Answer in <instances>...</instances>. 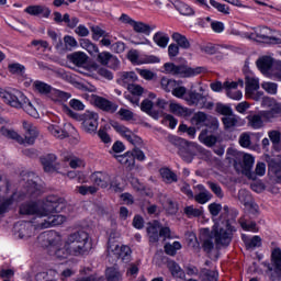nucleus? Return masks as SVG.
<instances>
[{"label": "nucleus", "mask_w": 281, "mask_h": 281, "mask_svg": "<svg viewBox=\"0 0 281 281\" xmlns=\"http://www.w3.org/2000/svg\"><path fill=\"white\" fill-rule=\"evenodd\" d=\"M169 109L173 115L186 116L188 115V108L181 106L179 103H170Z\"/></svg>", "instance_id": "nucleus-50"}, {"label": "nucleus", "mask_w": 281, "mask_h": 281, "mask_svg": "<svg viewBox=\"0 0 281 281\" xmlns=\"http://www.w3.org/2000/svg\"><path fill=\"white\" fill-rule=\"evenodd\" d=\"M178 155L187 164H192V159H194V156L196 155V151H186V149H178Z\"/></svg>", "instance_id": "nucleus-60"}, {"label": "nucleus", "mask_w": 281, "mask_h": 281, "mask_svg": "<svg viewBox=\"0 0 281 281\" xmlns=\"http://www.w3.org/2000/svg\"><path fill=\"white\" fill-rule=\"evenodd\" d=\"M268 78L281 81V60L274 59V61H272V66L270 68V72L268 74Z\"/></svg>", "instance_id": "nucleus-35"}, {"label": "nucleus", "mask_w": 281, "mask_h": 281, "mask_svg": "<svg viewBox=\"0 0 281 281\" xmlns=\"http://www.w3.org/2000/svg\"><path fill=\"white\" fill-rule=\"evenodd\" d=\"M54 276H56V271L48 270L46 272H38L35 276L36 281H54Z\"/></svg>", "instance_id": "nucleus-55"}, {"label": "nucleus", "mask_w": 281, "mask_h": 281, "mask_svg": "<svg viewBox=\"0 0 281 281\" xmlns=\"http://www.w3.org/2000/svg\"><path fill=\"white\" fill-rule=\"evenodd\" d=\"M261 116L263 120H267L268 122H271V120H274V117L281 116V104L274 103L270 110L261 111Z\"/></svg>", "instance_id": "nucleus-26"}, {"label": "nucleus", "mask_w": 281, "mask_h": 281, "mask_svg": "<svg viewBox=\"0 0 281 281\" xmlns=\"http://www.w3.org/2000/svg\"><path fill=\"white\" fill-rule=\"evenodd\" d=\"M34 229L36 226L32 222H18L13 226V234L15 238L27 240V238H32Z\"/></svg>", "instance_id": "nucleus-12"}, {"label": "nucleus", "mask_w": 281, "mask_h": 281, "mask_svg": "<svg viewBox=\"0 0 281 281\" xmlns=\"http://www.w3.org/2000/svg\"><path fill=\"white\" fill-rule=\"evenodd\" d=\"M40 238H44L45 240H47L48 254L49 256H53L57 260H65L66 258H69V256H71V252L67 247V244H65L63 248L56 247V245L60 243V236H58V233L50 231L42 234Z\"/></svg>", "instance_id": "nucleus-7"}, {"label": "nucleus", "mask_w": 281, "mask_h": 281, "mask_svg": "<svg viewBox=\"0 0 281 281\" xmlns=\"http://www.w3.org/2000/svg\"><path fill=\"white\" fill-rule=\"evenodd\" d=\"M210 3L217 12H221L222 14H229V7L227 4H223L217 2L216 0H210Z\"/></svg>", "instance_id": "nucleus-62"}, {"label": "nucleus", "mask_w": 281, "mask_h": 281, "mask_svg": "<svg viewBox=\"0 0 281 281\" xmlns=\"http://www.w3.org/2000/svg\"><path fill=\"white\" fill-rule=\"evenodd\" d=\"M246 93H251V91H258L260 89V83L258 79L254 78V75H246Z\"/></svg>", "instance_id": "nucleus-37"}, {"label": "nucleus", "mask_w": 281, "mask_h": 281, "mask_svg": "<svg viewBox=\"0 0 281 281\" xmlns=\"http://www.w3.org/2000/svg\"><path fill=\"white\" fill-rule=\"evenodd\" d=\"M251 168H254V156L249 154H245L243 156V164H241V172L246 177H249L251 175Z\"/></svg>", "instance_id": "nucleus-32"}, {"label": "nucleus", "mask_w": 281, "mask_h": 281, "mask_svg": "<svg viewBox=\"0 0 281 281\" xmlns=\"http://www.w3.org/2000/svg\"><path fill=\"white\" fill-rule=\"evenodd\" d=\"M179 81L175 80V79H169L166 77H162L160 80V85H161V89H164V91H166L167 93H171L175 91L177 85Z\"/></svg>", "instance_id": "nucleus-38"}, {"label": "nucleus", "mask_w": 281, "mask_h": 281, "mask_svg": "<svg viewBox=\"0 0 281 281\" xmlns=\"http://www.w3.org/2000/svg\"><path fill=\"white\" fill-rule=\"evenodd\" d=\"M48 131L52 133V135H54V137H57L58 139H65L69 137V133L58 125L48 126Z\"/></svg>", "instance_id": "nucleus-41"}, {"label": "nucleus", "mask_w": 281, "mask_h": 281, "mask_svg": "<svg viewBox=\"0 0 281 281\" xmlns=\"http://www.w3.org/2000/svg\"><path fill=\"white\" fill-rule=\"evenodd\" d=\"M80 46L82 47V49H86L91 56L100 52L98 45L93 44L90 40L87 38L80 40Z\"/></svg>", "instance_id": "nucleus-40"}, {"label": "nucleus", "mask_w": 281, "mask_h": 281, "mask_svg": "<svg viewBox=\"0 0 281 281\" xmlns=\"http://www.w3.org/2000/svg\"><path fill=\"white\" fill-rule=\"evenodd\" d=\"M266 276H268L271 281L281 280V249L277 247L271 252V261H263Z\"/></svg>", "instance_id": "nucleus-8"}, {"label": "nucleus", "mask_w": 281, "mask_h": 281, "mask_svg": "<svg viewBox=\"0 0 281 281\" xmlns=\"http://www.w3.org/2000/svg\"><path fill=\"white\" fill-rule=\"evenodd\" d=\"M68 60L76 65L77 67H82V65H87L88 56L82 52H75L67 56Z\"/></svg>", "instance_id": "nucleus-27"}, {"label": "nucleus", "mask_w": 281, "mask_h": 281, "mask_svg": "<svg viewBox=\"0 0 281 281\" xmlns=\"http://www.w3.org/2000/svg\"><path fill=\"white\" fill-rule=\"evenodd\" d=\"M204 126H206V130L209 131V133H216V131H218V126H221V124L218 123V119L212 115H209V117L206 119Z\"/></svg>", "instance_id": "nucleus-43"}, {"label": "nucleus", "mask_w": 281, "mask_h": 281, "mask_svg": "<svg viewBox=\"0 0 281 281\" xmlns=\"http://www.w3.org/2000/svg\"><path fill=\"white\" fill-rule=\"evenodd\" d=\"M1 133L4 137H8L9 139H15V142H18V144H25L23 136L19 135V133H16L13 130L2 127Z\"/></svg>", "instance_id": "nucleus-39"}, {"label": "nucleus", "mask_w": 281, "mask_h": 281, "mask_svg": "<svg viewBox=\"0 0 281 281\" xmlns=\"http://www.w3.org/2000/svg\"><path fill=\"white\" fill-rule=\"evenodd\" d=\"M160 175L166 183H177L178 181L177 173L168 168L160 169Z\"/></svg>", "instance_id": "nucleus-44"}, {"label": "nucleus", "mask_w": 281, "mask_h": 281, "mask_svg": "<svg viewBox=\"0 0 281 281\" xmlns=\"http://www.w3.org/2000/svg\"><path fill=\"white\" fill-rule=\"evenodd\" d=\"M65 113L69 115V117H72V120L81 121V128L85 133H88L89 135H95V133H98V120L100 119L98 113L86 112L83 115H80L69 109V106H65Z\"/></svg>", "instance_id": "nucleus-6"}, {"label": "nucleus", "mask_w": 281, "mask_h": 281, "mask_svg": "<svg viewBox=\"0 0 281 281\" xmlns=\"http://www.w3.org/2000/svg\"><path fill=\"white\" fill-rule=\"evenodd\" d=\"M106 281H122V273L115 267L108 268L105 271Z\"/></svg>", "instance_id": "nucleus-42"}, {"label": "nucleus", "mask_w": 281, "mask_h": 281, "mask_svg": "<svg viewBox=\"0 0 281 281\" xmlns=\"http://www.w3.org/2000/svg\"><path fill=\"white\" fill-rule=\"evenodd\" d=\"M76 190L82 196H87V194H95V192H98V188L93 186H79Z\"/></svg>", "instance_id": "nucleus-59"}, {"label": "nucleus", "mask_w": 281, "mask_h": 281, "mask_svg": "<svg viewBox=\"0 0 281 281\" xmlns=\"http://www.w3.org/2000/svg\"><path fill=\"white\" fill-rule=\"evenodd\" d=\"M8 69H9V72L13 74L14 76H23L25 74V66L19 63L10 64L8 66Z\"/></svg>", "instance_id": "nucleus-51"}, {"label": "nucleus", "mask_w": 281, "mask_h": 281, "mask_svg": "<svg viewBox=\"0 0 281 281\" xmlns=\"http://www.w3.org/2000/svg\"><path fill=\"white\" fill-rule=\"evenodd\" d=\"M24 12L31 14V16H40L42 14L44 19H49L52 14V10L45 5H29Z\"/></svg>", "instance_id": "nucleus-21"}, {"label": "nucleus", "mask_w": 281, "mask_h": 281, "mask_svg": "<svg viewBox=\"0 0 281 281\" xmlns=\"http://www.w3.org/2000/svg\"><path fill=\"white\" fill-rule=\"evenodd\" d=\"M0 98H2L3 102L9 104V106H12L13 109H22L27 115H31V117H38V111L23 92L19 90L5 91L0 88Z\"/></svg>", "instance_id": "nucleus-3"}, {"label": "nucleus", "mask_w": 281, "mask_h": 281, "mask_svg": "<svg viewBox=\"0 0 281 281\" xmlns=\"http://www.w3.org/2000/svg\"><path fill=\"white\" fill-rule=\"evenodd\" d=\"M33 87L35 88V91H38L42 95H47L52 93V86L43 82V81H35L33 83Z\"/></svg>", "instance_id": "nucleus-47"}, {"label": "nucleus", "mask_w": 281, "mask_h": 281, "mask_svg": "<svg viewBox=\"0 0 281 281\" xmlns=\"http://www.w3.org/2000/svg\"><path fill=\"white\" fill-rule=\"evenodd\" d=\"M90 180L94 186H99V188H109L111 176L102 171H95L90 176Z\"/></svg>", "instance_id": "nucleus-19"}, {"label": "nucleus", "mask_w": 281, "mask_h": 281, "mask_svg": "<svg viewBox=\"0 0 281 281\" xmlns=\"http://www.w3.org/2000/svg\"><path fill=\"white\" fill-rule=\"evenodd\" d=\"M183 82L178 81L176 88H173L172 95L186 100L190 106H196L198 109H207L212 111L214 109V102H207V97L203 93L196 92V90H188L181 86Z\"/></svg>", "instance_id": "nucleus-4"}, {"label": "nucleus", "mask_w": 281, "mask_h": 281, "mask_svg": "<svg viewBox=\"0 0 281 281\" xmlns=\"http://www.w3.org/2000/svg\"><path fill=\"white\" fill-rule=\"evenodd\" d=\"M207 130H202L198 139L201 144L204 146H207V148H212V146H216V142H218V137L216 135H207Z\"/></svg>", "instance_id": "nucleus-25"}, {"label": "nucleus", "mask_w": 281, "mask_h": 281, "mask_svg": "<svg viewBox=\"0 0 281 281\" xmlns=\"http://www.w3.org/2000/svg\"><path fill=\"white\" fill-rule=\"evenodd\" d=\"M63 210H65V203L56 198L48 196L43 204L36 201L21 204L20 214L34 216L32 223L36 227L37 221H43V216H46L45 212H63Z\"/></svg>", "instance_id": "nucleus-2"}, {"label": "nucleus", "mask_w": 281, "mask_h": 281, "mask_svg": "<svg viewBox=\"0 0 281 281\" xmlns=\"http://www.w3.org/2000/svg\"><path fill=\"white\" fill-rule=\"evenodd\" d=\"M203 72V67L191 68L183 65H176V70L173 76H180V78H191V76H199Z\"/></svg>", "instance_id": "nucleus-15"}, {"label": "nucleus", "mask_w": 281, "mask_h": 281, "mask_svg": "<svg viewBox=\"0 0 281 281\" xmlns=\"http://www.w3.org/2000/svg\"><path fill=\"white\" fill-rule=\"evenodd\" d=\"M56 159L58 158L55 154H48L40 158L45 172H56V170H58V164L56 162Z\"/></svg>", "instance_id": "nucleus-16"}, {"label": "nucleus", "mask_w": 281, "mask_h": 281, "mask_svg": "<svg viewBox=\"0 0 281 281\" xmlns=\"http://www.w3.org/2000/svg\"><path fill=\"white\" fill-rule=\"evenodd\" d=\"M172 41L177 43L178 47H181V49H190V41H188V37L186 35H181L180 33H173L171 35Z\"/></svg>", "instance_id": "nucleus-36"}, {"label": "nucleus", "mask_w": 281, "mask_h": 281, "mask_svg": "<svg viewBox=\"0 0 281 281\" xmlns=\"http://www.w3.org/2000/svg\"><path fill=\"white\" fill-rule=\"evenodd\" d=\"M212 199V193L210 191H203L195 195L196 203H200L201 205L207 203Z\"/></svg>", "instance_id": "nucleus-63"}, {"label": "nucleus", "mask_w": 281, "mask_h": 281, "mask_svg": "<svg viewBox=\"0 0 281 281\" xmlns=\"http://www.w3.org/2000/svg\"><path fill=\"white\" fill-rule=\"evenodd\" d=\"M112 128L119 133L122 137H124L134 148H137V146H142L144 144V140L142 137L137 136L133 131H131L128 127L117 123L112 122L111 123Z\"/></svg>", "instance_id": "nucleus-10"}, {"label": "nucleus", "mask_w": 281, "mask_h": 281, "mask_svg": "<svg viewBox=\"0 0 281 281\" xmlns=\"http://www.w3.org/2000/svg\"><path fill=\"white\" fill-rule=\"evenodd\" d=\"M153 41L158 47L166 49L168 47V43H170V36H168L165 32L158 31L154 34Z\"/></svg>", "instance_id": "nucleus-31"}, {"label": "nucleus", "mask_w": 281, "mask_h": 281, "mask_svg": "<svg viewBox=\"0 0 281 281\" xmlns=\"http://www.w3.org/2000/svg\"><path fill=\"white\" fill-rule=\"evenodd\" d=\"M222 124L226 131H234L236 126H240V116L236 114H229L228 116L222 117Z\"/></svg>", "instance_id": "nucleus-24"}, {"label": "nucleus", "mask_w": 281, "mask_h": 281, "mask_svg": "<svg viewBox=\"0 0 281 281\" xmlns=\"http://www.w3.org/2000/svg\"><path fill=\"white\" fill-rule=\"evenodd\" d=\"M90 30L92 32L93 41H100V38H102L103 36H109V33H106V31L102 30V27L98 25L91 26Z\"/></svg>", "instance_id": "nucleus-56"}, {"label": "nucleus", "mask_w": 281, "mask_h": 281, "mask_svg": "<svg viewBox=\"0 0 281 281\" xmlns=\"http://www.w3.org/2000/svg\"><path fill=\"white\" fill-rule=\"evenodd\" d=\"M241 240L246 245V249H256L258 247H262V238L258 235H255L251 238H249L246 235H243Z\"/></svg>", "instance_id": "nucleus-29"}, {"label": "nucleus", "mask_w": 281, "mask_h": 281, "mask_svg": "<svg viewBox=\"0 0 281 281\" xmlns=\"http://www.w3.org/2000/svg\"><path fill=\"white\" fill-rule=\"evenodd\" d=\"M248 126L258 131L265 126V122L262 121V112L260 114H252L247 116Z\"/></svg>", "instance_id": "nucleus-30"}, {"label": "nucleus", "mask_w": 281, "mask_h": 281, "mask_svg": "<svg viewBox=\"0 0 281 281\" xmlns=\"http://www.w3.org/2000/svg\"><path fill=\"white\" fill-rule=\"evenodd\" d=\"M12 203H14L13 196H10L0 201V216L5 214L7 212H10V207L12 206Z\"/></svg>", "instance_id": "nucleus-53"}, {"label": "nucleus", "mask_w": 281, "mask_h": 281, "mask_svg": "<svg viewBox=\"0 0 281 281\" xmlns=\"http://www.w3.org/2000/svg\"><path fill=\"white\" fill-rule=\"evenodd\" d=\"M209 117L210 116H207L205 112L200 111L193 114V116L191 117V123L195 126H202V124L205 125V122H207Z\"/></svg>", "instance_id": "nucleus-46"}, {"label": "nucleus", "mask_w": 281, "mask_h": 281, "mask_svg": "<svg viewBox=\"0 0 281 281\" xmlns=\"http://www.w3.org/2000/svg\"><path fill=\"white\" fill-rule=\"evenodd\" d=\"M97 133H98V137L101 139V142H103V144H111L112 139H111V135L106 133V125L101 126Z\"/></svg>", "instance_id": "nucleus-61"}, {"label": "nucleus", "mask_w": 281, "mask_h": 281, "mask_svg": "<svg viewBox=\"0 0 281 281\" xmlns=\"http://www.w3.org/2000/svg\"><path fill=\"white\" fill-rule=\"evenodd\" d=\"M66 246L71 256H80L89 251V234L85 231H77L70 234L66 240Z\"/></svg>", "instance_id": "nucleus-5"}, {"label": "nucleus", "mask_w": 281, "mask_h": 281, "mask_svg": "<svg viewBox=\"0 0 281 281\" xmlns=\"http://www.w3.org/2000/svg\"><path fill=\"white\" fill-rule=\"evenodd\" d=\"M137 80V74L131 71V72H123L121 77L117 79V85H121V87H131L136 82Z\"/></svg>", "instance_id": "nucleus-28"}, {"label": "nucleus", "mask_w": 281, "mask_h": 281, "mask_svg": "<svg viewBox=\"0 0 281 281\" xmlns=\"http://www.w3.org/2000/svg\"><path fill=\"white\" fill-rule=\"evenodd\" d=\"M248 38L251 41H262L269 45H281V38L271 36V29L267 26H260L250 33Z\"/></svg>", "instance_id": "nucleus-11"}, {"label": "nucleus", "mask_w": 281, "mask_h": 281, "mask_svg": "<svg viewBox=\"0 0 281 281\" xmlns=\"http://www.w3.org/2000/svg\"><path fill=\"white\" fill-rule=\"evenodd\" d=\"M94 104L98 109H101V111H105L106 113H115V111H117V104L102 97H94Z\"/></svg>", "instance_id": "nucleus-20"}, {"label": "nucleus", "mask_w": 281, "mask_h": 281, "mask_svg": "<svg viewBox=\"0 0 281 281\" xmlns=\"http://www.w3.org/2000/svg\"><path fill=\"white\" fill-rule=\"evenodd\" d=\"M168 140L170 142V144H172V146H176L178 150L184 149L186 153H194V149L196 148L195 143L188 142L187 139L179 136L169 135Z\"/></svg>", "instance_id": "nucleus-13"}, {"label": "nucleus", "mask_w": 281, "mask_h": 281, "mask_svg": "<svg viewBox=\"0 0 281 281\" xmlns=\"http://www.w3.org/2000/svg\"><path fill=\"white\" fill-rule=\"evenodd\" d=\"M114 157L125 168H128L130 170L135 168V154H133V151H126L123 155H115Z\"/></svg>", "instance_id": "nucleus-23"}, {"label": "nucleus", "mask_w": 281, "mask_h": 281, "mask_svg": "<svg viewBox=\"0 0 281 281\" xmlns=\"http://www.w3.org/2000/svg\"><path fill=\"white\" fill-rule=\"evenodd\" d=\"M61 211H44L45 216H43L42 221L35 222L36 229H47L49 227H56L57 225H63L67 221L65 215H60Z\"/></svg>", "instance_id": "nucleus-9"}, {"label": "nucleus", "mask_w": 281, "mask_h": 281, "mask_svg": "<svg viewBox=\"0 0 281 281\" xmlns=\"http://www.w3.org/2000/svg\"><path fill=\"white\" fill-rule=\"evenodd\" d=\"M184 214L188 216V218H196L199 216H203V210L194 209L193 205H190L184 207Z\"/></svg>", "instance_id": "nucleus-54"}, {"label": "nucleus", "mask_w": 281, "mask_h": 281, "mask_svg": "<svg viewBox=\"0 0 281 281\" xmlns=\"http://www.w3.org/2000/svg\"><path fill=\"white\" fill-rule=\"evenodd\" d=\"M23 128L25 131L24 144L32 146L36 142V137H38V128L27 121H23Z\"/></svg>", "instance_id": "nucleus-14"}, {"label": "nucleus", "mask_w": 281, "mask_h": 281, "mask_svg": "<svg viewBox=\"0 0 281 281\" xmlns=\"http://www.w3.org/2000/svg\"><path fill=\"white\" fill-rule=\"evenodd\" d=\"M200 276L205 281H218V272H216L214 270H210L207 268H203L200 271Z\"/></svg>", "instance_id": "nucleus-45"}, {"label": "nucleus", "mask_w": 281, "mask_h": 281, "mask_svg": "<svg viewBox=\"0 0 281 281\" xmlns=\"http://www.w3.org/2000/svg\"><path fill=\"white\" fill-rule=\"evenodd\" d=\"M97 63L101 65H109V63H120L117 57L113 56V54L109 52L97 53Z\"/></svg>", "instance_id": "nucleus-33"}, {"label": "nucleus", "mask_w": 281, "mask_h": 281, "mask_svg": "<svg viewBox=\"0 0 281 281\" xmlns=\"http://www.w3.org/2000/svg\"><path fill=\"white\" fill-rule=\"evenodd\" d=\"M274 59L271 56H262L259 57L256 61L257 68L259 69L262 76L268 78L269 72L271 71V67L273 65Z\"/></svg>", "instance_id": "nucleus-17"}, {"label": "nucleus", "mask_w": 281, "mask_h": 281, "mask_svg": "<svg viewBox=\"0 0 281 281\" xmlns=\"http://www.w3.org/2000/svg\"><path fill=\"white\" fill-rule=\"evenodd\" d=\"M134 32L137 34H146V36H149V30L150 25L144 23V22H137L135 21L134 24L132 25Z\"/></svg>", "instance_id": "nucleus-48"}, {"label": "nucleus", "mask_w": 281, "mask_h": 281, "mask_svg": "<svg viewBox=\"0 0 281 281\" xmlns=\"http://www.w3.org/2000/svg\"><path fill=\"white\" fill-rule=\"evenodd\" d=\"M159 229H161V223L157 220L148 223L147 234L149 236V243H159Z\"/></svg>", "instance_id": "nucleus-22"}, {"label": "nucleus", "mask_w": 281, "mask_h": 281, "mask_svg": "<svg viewBox=\"0 0 281 281\" xmlns=\"http://www.w3.org/2000/svg\"><path fill=\"white\" fill-rule=\"evenodd\" d=\"M27 199H38L43 194V188L34 180H27L25 184Z\"/></svg>", "instance_id": "nucleus-18"}, {"label": "nucleus", "mask_w": 281, "mask_h": 281, "mask_svg": "<svg viewBox=\"0 0 281 281\" xmlns=\"http://www.w3.org/2000/svg\"><path fill=\"white\" fill-rule=\"evenodd\" d=\"M179 131H180V133H187V135L190 139H194V137H196V127H194V126H188L187 124H180Z\"/></svg>", "instance_id": "nucleus-58"}, {"label": "nucleus", "mask_w": 281, "mask_h": 281, "mask_svg": "<svg viewBox=\"0 0 281 281\" xmlns=\"http://www.w3.org/2000/svg\"><path fill=\"white\" fill-rule=\"evenodd\" d=\"M206 184L210 188L211 192H213V194L217 196V199H223L224 193H223V189L221 188V184L212 181H207Z\"/></svg>", "instance_id": "nucleus-57"}, {"label": "nucleus", "mask_w": 281, "mask_h": 281, "mask_svg": "<svg viewBox=\"0 0 281 281\" xmlns=\"http://www.w3.org/2000/svg\"><path fill=\"white\" fill-rule=\"evenodd\" d=\"M236 232V228L226 222V228H224L221 223L216 222L212 231L210 228H204L202 233V249L206 254H212L214 249V243L216 247H229L232 243V236Z\"/></svg>", "instance_id": "nucleus-1"}, {"label": "nucleus", "mask_w": 281, "mask_h": 281, "mask_svg": "<svg viewBox=\"0 0 281 281\" xmlns=\"http://www.w3.org/2000/svg\"><path fill=\"white\" fill-rule=\"evenodd\" d=\"M131 254H133L131 247L121 246L116 252V258H119V260H122V262H125V265H127V262H131Z\"/></svg>", "instance_id": "nucleus-34"}, {"label": "nucleus", "mask_w": 281, "mask_h": 281, "mask_svg": "<svg viewBox=\"0 0 281 281\" xmlns=\"http://www.w3.org/2000/svg\"><path fill=\"white\" fill-rule=\"evenodd\" d=\"M215 111L216 113H218L220 115H224L225 117L234 113V110H232V106L223 103H216Z\"/></svg>", "instance_id": "nucleus-49"}, {"label": "nucleus", "mask_w": 281, "mask_h": 281, "mask_svg": "<svg viewBox=\"0 0 281 281\" xmlns=\"http://www.w3.org/2000/svg\"><path fill=\"white\" fill-rule=\"evenodd\" d=\"M127 58L132 65H142V59H139V52H137V49H131L127 53Z\"/></svg>", "instance_id": "nucleus-64"}, {"label": "nucleus", "mask_w": 281, "mask_h": 281, "mask_svg": "<svg viewBox=\"0 0 281 281\" xmlns=\"http://www.w3.org/2000/svg\"><path fill=\"white\" fill-rule=\"evenodd\" d=\"M177 11L182 14V16H194V9L184 2H180Z\"/></svg>", "instance_id": "nucleus-52"}]
</instances>
